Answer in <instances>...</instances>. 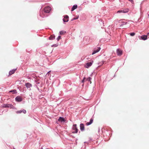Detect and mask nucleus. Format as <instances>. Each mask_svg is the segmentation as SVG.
<instances>
[{"label":"nucleus","mask_w":149,"mask_h":149,"mask_svg":"<svg viewBox=\"0 0 149 149\" xmlns=\"http://www.w3.org/2000/svg\"><path fill=\"white\" fill-rule=\"evenodd\" d=\"M51 10V8L48 6L45 7L43 10L40 9V17L43 18L47 17V14L49 13Z\"/></svg>","instance_id":"f257e3e1"},{"label":"nucleus","mask_w":149,"mask_h":149,"mask_svg":"<svg viewBox=\"0 0 149 149\" xmlns=\"http://www.w3.org/2000/svg\"><path fill=\"white\" fill-rule=\"evenodd\" d=\"M72 129L73 130V131L72 132V133L76 134L78 132V130L77 127V125L76 124H74L73 125L72 127Z\"/></svg>","instance_id":"f03ea898"},{"label":"nucleus","mask_w":149,"mask_h":149,"mask_svg":"<svg viewBox=\"0 0 149 149\" xmlns=\"http://www.w3.org/2000/svg\"><path fill=\"white\" fill-rule=\"evenodd\" d=\"M101 49L100 47H96L93 50V52L92 55H93L98 52Z\"/></svg>","instance_id":"7ed1b4c3"},{"label":"nucleus","mask_w":149,"mask_h":149,"mask_svg":"<svg viewBox=\"0 0 149 149\" xmlns=\"http://www.w3.org/2000/svg\"><path fill=\"white\" fill-rule=\"evenodd\" d=\"M130 10L129 8H125L123 10H118L117 13H126L128 12Z\"/></svg>","instance_id":"20e7f679"},{"label":"nucleus","mask_w":149,"mask_h":149,"mask_svg":"<svg viewBox=\"0 0 149 149\" xmlns=\"http://www.w3.org/2000/svg\"><path fill=\"white\" fill-rule=\"evenodd\" d=\"M64 18L63 19V22H66L68 21L69 17L68 15H65L63 16Z\"/></svg>","instance_id":"39448f33"},{"label":"nucleus","mask_w":149,"mask_h":149,"mask_svg":"<svg viewBox=\"0 0 149 149\" xmlns=\"http://www.w3.org/2000/svg\"><path fill=\"white\" fill-rule=\"evenodd\" d=\"M22 98L20 96H18L15 98V100L17 102H20L22 100Z\"/></svg>","instance_id":"423d86ee"},{"label":"nucleus","mask_w":149,"mask_h":149,"mask_svg":"<svg viewBox=\"0 0 149 149\" xmlns=\"http://www.w3.org/2000/svg\"><path fill=\"white\" fill-rule=\"evenodd\" d=\"M148 36V35H143L141 36L140 38H139L140 40H145L147 39Z\"/></svg>","instance_id":"0eeeda50"},{"label":"nucleus","mask_w":149,"mask_h":149,"mask_svg":"<svg viewBox=\"0 0 149 149\" xmlns=\"http://www.w3.org/2000/svg\"><path fill=\"white\" fill-rule=\"evenodd\" d=\"M58 121L60 122L63 123L65 122L66 120L63 117H59V118L58 120Z\"/></svg>","instance_id":"6e6552de"},{"label":"nucleus","mask_w":149,"mask_h":149,"mask_svg":"<svg viewBox=\"0 0 149 149\" xmlns=\"http://www.w3.org/2000/svg\"><path fill=\"white\" fill-rule=\"evenodd\" d=\"M93 61H92L90 62H87L86 63V66H85L86 68H89L92 65L93 63Z\"/></svg>","instance_id":"1a4fd4ad"},{"label":"nucleus","mask_w":149,"mask_h":149,"mask_svg":"<svg viewBox=\"0 0 149 149\" xmlns=\"http://www.w3.org/2000/svg\"><path fill=\"white\" fill-rule=\"evenodd\" d=\"M116 52L117 55L119 56H120L123 54L122 51L119 48L117 49Z\"/></svg>","instance_id":"9d476101"},{"label":"nucleus","mask_w":149,"mask_h":149,"mask_svg":"<svg viewBox=\"0 0 149 149\" xmlns=\"http://www.w3.org/2000/svg\"><path fill=\"white\" fill-rule=\"evenodd\" d=\"M93 116L92 118L90 119L89 122H87L86 123V125L87 126L93 123Z\"/></svg>","instance_id":"9b49d317"},{"label":"nucleus","mask_w":149,"mask_h":149,"mask_svg":"<svg viewBox=\"0 0 149 149\" xmlns=\"http://www.w3.org/2000/svg\"><path fill=\"white\" fill-rule=\"evenodd\" d=\"M80 128L81 131L83 132L85 130V126L83 123H81L80 125Z\"/></svg>","instance_id":"f8f14e48"},{"label":"nucleus","mask_w":149,"mask_h":149,"mask_svg":"<svg viewBox=\"0 0 149 149\" xmlns=\"http://www.w3.org/2000/svg\"><path fill=\"white\" fill-rule=\"evenodd\" d=\"M23 113L24 114L26 113V112L25 110L23 109V110H20L16 111V113L17 114L21 113Z\"/></svg>","instance_id":"ddd939ff"},{"label":"nucleus","mask_w":149,"mask_h":149,"mask_svg":"<svg viewBox=\"0 0 149 149\" xmlns=\"http://www.w3.org/2000/svg\"><path fill=\"white\" fill-rule=\"evenodd\" d=\"M17 69H14L12 70H11L9 72L8 76H10L13 74L15 72Z\"/></svg>","instance_id":"4468645a"},{"label":"nucleus","mask_w":149,"mask_h":149,"mask_svg":"<svg viewBox=\"0 0 149 149\" xmlns=\"http://www.w3.org/2000/svg\"><path fill=\"white\" fill-rule=\"evenodd\" d=\"M9 104H3L1 106V107L3 108H9Z\"/></svg>","instance_id":"2eb2a0df"},{"label":"nucleus","mask_w":149,"mask_h":149,"mask_svg":"<svg viewBox=\"0 0 149 149\" xmlns=\"http://www.w3.org/2000/svg\"><path fill=\"white\" fill-rule=\"evenodd\" d=\"M25 85V86L27 88H30V87H31L32 86L31 84L28 82L26 83Z\"/></svg>","instance_id":"dca6fc26"},{"label":"nucleus","mask_w":149,"mask_h":149,"mask_svg":"<svg viewBox=\"0 0 149 149\" xmlns=\"http://www.w3.org/2000/svg\"><path fill=\"white\" fill-rule=\"evenodd\" d=\"M77 8V5L76 4L74 5L71 8V11H74V10Z\"/></svg>","instance_id":"f3484780"},{"label":"nucleus","mask_w":149,"mask_h":149,"mask_svg":"<svg viewBox=\"0 0 149 149\" xmlns=\"http://www.w3.org/2000/svg\"><path fill=\"white\" fill-rule=\"evenodd\" d=\"M9 93H13V94H16L17 93V90L15 89L11 90L9 91Z\"/></svg>","instance_id":"a211bd4d"},{"label":"nucleus","mask_w":149,"mask_h":149,"mask_svg":"<svg viewBox=\"0 0 149 149\" xmlns=\"http://www.w3.org/2000/svg\"><path fill=\"white\" fill-rule=\"evenodd\" d=\"M55 39V36L54 34L51 35L49 38V39L51 40H52Z\"/></svg>","instance_id":"6ab92c4d"},{"label":"nucleus","mask_w":149,"mask_h":149,"mask_svg":"<svg viewBox=\"0 0 149 149\" xmlns=\"http://www.w3.org/2000/svg\"><path fill=\"white\" fill-rule=\"evenodd\" d=\"M9 108H10V109H16L17 108L15 107L12 104H9Z\"/></svg>","instance_id":"aec40b11"},{"label":"nucleus","mask_w":149,"mask_h":149,"mask_svg":"<svg viewBox=\"0 0 149 149\" xmlns=\"http://www.w3.org/2000/svg\"><path fill=\"white\" fill-rule=\"evenodd\" d=\"M121 22L122 23V24H120V27H122V26H123V25H124L126 24L127 23V22H126L124 21H122Z\"/></svg>","instance_id":"412c9836"},{"label":"nucleus","mask_w":149,"mask_h":149,"mask_svg":"<svg viewBox=\"0 0 149 149\" xmlns=\"http://www.w3.org/2000/svg\"><path fill=\"white\" fill-rule=\"evenodd\" d=\"M91 79H92V78L91 77H88L86 79V80L87 81H90V83L91 84Z\"/></svg>","instance_id":"4be33fe9"},{"label":"nucleus","mask_w":149,"mask_h":149,"mask_svg":"<svg viewBox=\"0 0 149 149\" xmlns=\"http://www.w3.org/2000/svg\"><path fill=\"white\" fill-rule=\"evenodd\" d=\"M66 31H61L59 32V34L60 35H62L63 33H65Z\"/></svg>","instance_id":"5701e85b"},{"label":"nucleus","mask_w":149,"mask_h":149,"mask_svg":"<svg viewBox=\"0 0 149 149\" xmlns=\"http://www.w3.org/2000/svg\"><path fill=\"white\" fill-rule=\"evenodd\" d=\"M79 17V16H77L76 17H74L72 19H71V21H73L74 20H76V19H77Z\"/></svg>","instance_id":"b1692460"},{"label":"nucleus","mask_w":149,"mask_h":149,"mask_svg":"<svg viewBox=\"0 0 149 149\" xmlns=\"http://www.w3.org/2000/svg\"><path fill=\"white\" fill-rule=\"evenodd\" d=\"M130 36H133L135 35V33L133 32H132V33H130Z\"/></svg>","instance_id":"393cba45"},{"label":"nucleus","mask_w":149,"mask_h":149,"mask_svg":"<svg viewBox=\"0 0 149 149\" xmlns=\"http://www.w3.org/2000/svg\"><path fill=\"white\" fill-rule=\"evenodd\" d=\"M86 79V77H83V79L81 81V82L83 83H84V82H85V79Z\"/></svg>","instance_id":"a878e982"},{"label":"nucleus","mask_w":149,"mask_h":149,"mask_svg":"<svg viewBox=\"0 0 149 149\" xmlns=\"http://www.w3.org/2000/svg\"><path fill=\"white\" fill-rule=\"evenodd\" d=\"M58 44H54L51 45L52 47H57L58 46Z\"/></svg>","instance_id":"bb28decb"},{"label":"nucleus","mask_w":149,"mask_h":149,"mask_svg":"<svg viewBox=\"0 0 149 149\" xmlns=\"http://www.w3.org/2000/svg\"><path fill=\"white\" fill-rule=\"evenodd\" d=\"M61 36H58L57 38H56L57 40L58 41L60 39H61Z\"/></svg>","instance_id":"cd10ccee"},{"label":"nucleus","mask_w":149,"mask_h":149,"mask_svg":"<svg viewBox=\"0 0 149 149\" xmlns=\"http://www.w3.org/2000/svg\"><path fill=\"white\" fill-rule=\"evenodd\" d=\"M34 82L36 84H40V82L38 80H34Z\"/></svg>","instance_id":"c85d7f7f"},{"label":"nucleus","mask_w":149,"mask_h":149,"mask_svg":"<svg viewBox=\"0 0 149 149\" xmlns=\"http://www.w3.org/2000/svg\"><path fill=\"white\" fill-rule=\"evenodd\" d=\"M89 38H90L88 36H85L84 38V40H86L87 39H89Z\"/></svg>","instance_id":"c756f323"},{"label":"nucleus","mask_w":149,"mask_h":149,"mask_svg":"<svg viewBox=\"0 0 149 149\" xmlns=\"http://www.w3.org/2000/svg\"><path fill=\"white\" fill-rule=\"evenodd\" d=\"M33 87H34V88H37L38 90H39V88L37 85H34L33 86Z\"/></svg>","instance_id":"7c9ffc66"},{"label":"nucleus","mask_w":149,"mask_h":149,"mask_svg":"<svg viewBox=\"0 0 149 149\" xmlns=\"http://www.w3.org/2000/svg\"><path fill=\"white\" fill-rule=\"evenodd\" d=\"M104 63V61H102L101 63H100V65H99L98 66V67H100V66L101 65H102Z\"/></svg>","instance_id":"2f4dec72"},{"label":"nucleus","mask_w":149,"mask_h":149,"mask_svg":"<svg viewBox=\"0 0 149 149\" xmlns=\"http://www.w3.org/2000/svg\"><path fill=\"white\" fill-rule=\"evenodd\" d=\"M93 140V139L91 137H89L88 138V141H92Z\"/></svg>","instance_id":"473e14b6"},{"label":"nucleus","mask_w":149,"mask_h":149,"mask_svg":"<svg viewBox=\"0 0 149 149\" xmlns=\"http://www.w3.org/2000/svg\"><path fill=\"white\" fill-rule=\"evenodd\" d=\"M129 1H130L132 3L133 2V0H128Z\"/></svg>","instance_id":"72a5a7b5"},{"label":"nucleus","mask_w":149,"mask_h":149,"mask_svg":"<svg viewBox=\"0 0 149 149\" xmlns=\"http://www.w3.org/2000/svg\"><path fill=\"white\" fill-rule=\"evenodd\" d=\"M100 128H98V132H100Z\"/></svg>","instance_id":"f704fd0d"},{"label":"nucleus","mask_w":149,"mask_h":149,"mask_svg":"<svg viewBox=\"0 0 149 149\" xmlns=\"http://www.w3.org/2000/svg\"><path fill=\"white\" fill-rule=\"evenodd\" d=\"M41 93V92L42 91V90L41 89L40 90L39 89V90H38Z\"/></svg>","instance_id":"c9c22d12"},{"label":"nucleus","mask_w":149,"mask_h":149,"mask_svg":"<svg viewBox=\"0 0 149 149\" xmlns=\"http://www.w3.org/2000/svg\"><path fill=\"white\" fill-rule=\"evenodd\" d=\"M84 143H87L88 144V141H85L84 142Z\"/></svg>","instance_id":"e433bc0d"},{"label":"nucleus","mask_w":149,"mask_h":149,"mask_svg":"<svg viewBox=\"0 0 149 149\" xmlns=\"http://www.w3.org/2000/svg\"><path fill=\"white\" fill-rule=\"evenodd\" d=\"M101 20V22H102V23L104 24V23H103V20Z\"/></svg>","instance_id":"4c0bfd02"},{"label":"nucleus","mask_w":149,"mask_h":149,"mask_svg":"<svg viewBox=\"0 0 149 149\" xmlns=\"http://www.w3.org/2000/svg\"><path fill=\"white\" fill-rule=\"evenodd\" d=\"M51 72V71H49L47 73V74L50 73V72Z\"/></svg>","instance_id":"58836bf2"},{"label":"nucleus","mask_w":149,"mask_h":149,"mask_svg":"<svg viewBox=\"0 0 149 149\" xmlns=\"http://www.w3.org/2000/svg\"><path fill=\"white\" fill-rule=\"evenodd\" d=\"M84 84L83 83V84L82 85V87H83L84 86Z\"/></svg>","instance_id":"ea45409f"},{"label":"nucleus","mask_w":149,"mask_h":149,"mask_svg":"<svg viewBox=\"0 0 149 149\" xmlns=\"http://www.w3.org/2000/svg\"><path fill=\"white\" fill-rule=\"evenodd\" d=\"M34 118V120H36L37 122H38V121L37 120H36V118Z\"/></svg>","instance_id":"a19ab883"},{"label":"nucleus","mask_w":149,"mask_h":149,"mask_svg":"<svg viewBox=\"0 0 149 149\" xmlns=\"http://www.w3.org/2000/svg\"><path fill=\"white\" fill-rule=\"evenodd\" d=\"M147 34L148 35H149V32L147 33Z\"/></svg>","instance_id":"79ce46f5"},{"label":"nucleus","mask_w":149,"mask_h":149,"mask_svg":"<svg viewBox=\"0 0 149 149\" xmlns=\"http://www.w3.org/2000/svg\"><path fill=\"white\" fill-rule=\"evenodd\" d=\"M148 18H149V14L148 15Z\"/></svg>","instance_id":"37998d69"},{"label":"nucleus","mask_w":149,"mask_h":149,"mask_svg":"<svg viewBox=\"0 0 149 149\" xmlns=\"http://www.w3.org/2000/svg\"><path fill=\"white\" fill-rule=\"evenodd\" d=\"M86 42L87 43V42H88V41H86Z\"/></svg>","instance_id":"c03bdc74"},{"label":"nucleus","mask_w":149,"mask_h":149,"mask_svg":"<svg viewBox=\"0 0 149 149\" xmlns=\"http://www.w3.org/2000/svg\"><path fill=\"white\" fill-rule=\"evenodd\" d=\"M80 133V131H79V133Z\"/></svg>","instance_id":"a18cd8bd"},{"label":"nucleus","mask_w":149,"mask_h":149,"mask_svg":"<svg viewBox=\"0 0 149 149\" xmlns=\"http://www.w3.org/2000/svg\"><path fill=\"white\" fill-rule=\"evenodd\" d=\"M45 149H49V148H46Z\"/></svg>","instance_id":"49530a36"},{"label":"nucleus","mask_w":149,"mask_h":149,"mask_svg":"<svg viewBox=\"0 0 149 149\" xmlns=\"http://www.w3.org/2000/svg\"><path fill=\"white\" fill-rule=\"evenodd\" d=\"M41 149H43V148H42Z\"/></svg>","instance_id":"de8ad7c7"},{"label":"nucleus","mask_w":149,"mask_h":149,"mask_svg":"<svg viewBox=\"0 0 149 149\" xmlns=\"http://www.w3.org/2000/svg\"><path fill=\"white\" fill-rule=\"evenodd\" d=\"M15 149V148H14V149Z\"/></svg>","instance_id":"09e8293b"}]
</instances>
